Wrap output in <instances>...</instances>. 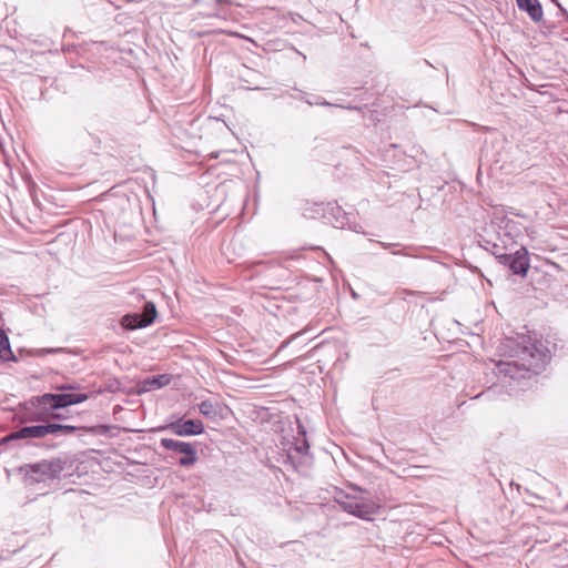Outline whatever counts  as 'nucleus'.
Segmentation results:
<instances>
[{
	"mask_svg": "<svg viewBox=\"0 0 568 568\" xmlns=\"http://www.w3.org/2000/svg\"><path fill=\"white\" fill-rule=\"evenodd\" d=\"M505 352L511 361L497 363V374L500 383L507 379L516 381L529 377L530 374L541 373L550 361V352L541 341L531 339L530 336H521L520 341L506 338Z\"/></svg>",
	"mask_w": 568,
	"mask_h": 568,
	"instance_id": "1",
	"label": "nucleus"
},
{
	"mask_svg": "<svg viewBox=\"0 0 568 568\" xmlns=\"http://www.w3.org/2000/svg\"><path fill=\"white\" fill-rule=\"evenodd\" d=\"M88 398L89 395L84 393H45L32 396L19 404L18 418L21 424L44 422L49 415L53 414V410L83 403Z\"/></svg>",
	"mask_w": 568,
	"mask_h": 568,
	"instance_id": "2",
	"label": "nucleus"
},
{
	"mask_svg": "<svg viewBox=\"0 0 568 568\" xmlns=\"http://www.w3.org/2000/svg\"><path fill=\"white\" fill-rule=\"evenodd\" d=\"M42 424L37 425H24L17 430L9 433L8 435L0 438V446L10 443H17L16 446H21V442L24 445L34 444L37 439H45L48 436H70L80 429H87V427H79L73 425H64L52 422H41Z\"/></svg>",
	"mask_w": 568,
	"mask_h": 568,
	"instance_id": "3",
	"label": "nucleus"
},
{
	"mask_svg": "<svg viewBox=\"0 0 568 568\" xmlns=\"http://www.w3.org/2000/svg\"><path fill=\"white\" fill-rule=\"evenodd\" d=\"M519 232L517 222L504 214L495 213L490 224L485 229L481 242L485 244L484 247L499 260L500 255L507 254L504 251L508 244L515 242Z\"/></svg>",
	"mask_w": 568,
	"mask_h": 568,
	"instance_id": "4",
	"label": "nucleus"
},
{
	"mask_svg": "<svg viewBox=\"0 0 568 568\" xmlns=\"http://www.w3.org/2000/svg\"><path fill=\"white\" fill-rule=\"evenodd\" d=\"M334 500L342 510L364 520H371L379 510V504L372 498L352 496L343 491L335 494Z\"/></svg>",
	"mask_w": 568,
	"mask_h": 568,
	"instance_id": "5",
	"label": "nucleus"
},
{
	"mask_svg": "<svg viewBox=\"0 0 568 568\" xmlns=\"http://www.w3.org/2000/svg\"><path fill=\"white\" fill-rule=\"evenodd\" d=\"M65 463L59 458L26 465L24 479L29 485L45 483L48 480L58 479L64 469Z\"/></svg>",
	"mask_w": 568,
	"mask_h": 568,
	"instance_id": "6",
	"label": "nucleus"
},
{
	"mask_svg": "<svg viewBox=\"0 0 568 568\" xmlns=\"http://www.w3.org/2000/svg\"><path fill=\"white\" fill-rule=\"evenodd\" d=\"M298 434L301 438H296L295 443L292 444L288 452L284 456L283 463L292 465L297 469L302 465H307L311 459L310 456V444L306 438V432L303 426L300 425Z\"/></svg>",
	"mask_w": 568,
	"mask_h": 568,
	"instance_id": "7",
	"label": "nucleus"
},
{
	"mask_svg": "<svg viewBox=\"0 0 568 568\" xmlns=\"http://www.w3.org/2000/svg\"><path fill=\"white\" fill-rule=\"evenodd\" d=\"M158 315L155 304L145 302L142 313H129L122 316L120 324L124 329L134 331L153 324Z\"/></svg>",
	"mask_w": 568,
	"mask_h": 568,
	"instance_id": "8",
	"label": "nucleus"
},
{
	"mask_svg": "<svg viewBox=\"0 0 568 568\" xmlns=\"http://www.w3.org/2000/svg\"><path fill=\"white\" fill-rule=\"evenodd\" d=\"M160 445L166 450L181 455L178 463L182 467H192L197 462L196 448L191 443L172 438H162L160 440Z\"/></svg>",
	"mask_w": 568,
	"mask_h": 568,
	"instance_id": "9",
	"label": "nucleus"
},
{
	"mask_svg": "<svg viewBox=\"0 0 568 568\" xmlns=\"http://www.w3.org/2000/svg\"><path fill=\"white\" fill-rule=\"evenodd\" d=\"M499 263L508 267L513 274L520 276H526L530 267L528 251L524 246L515 253L500 255Z\"/></svg>",
	"mask_w": 568,
	"mask_h": 568,
	"instance_id": "10",
	"label": "nucleus"
},
{
	"mask_svg": "<svg viewBox=\"0 0 568 568\" xmlns=\"http://www.w3.org/2000/svg\"><path fill=\"white\" fill-rule=\"evenodd\" d=\"M162 429L169 430L176 436L186 437L204 433V425L201 419L179 418L178 420L168 424Z\"/></svg>",
	"mask_w": 568,
	"mask_h": 568,
	"instance_id": "11",
	"label": "nucleus"
},
{
	"mask_svg": "<svg viewBox=\"0 0 568 568\" xmlns=\"http://www.w3.org/2000/svg\"><path fill=\"white\" fill-rule=\"evenodd\" d=\"M172 376L170 374L151 375L141 379L136 387L139 395L160 389L171 383Z\"/></svg>",
	"mask_w": 568,
	"mask_h": 568,
	"instance_id": "12",
	"label": "nucleus"
},
{
	"mask_svg": "<svg viewBox=\"0 0 568 568\" xmlns=\"http://www.w3.org/2000/svg\"><path fill=\"white\" fill-rule=\"evenodd\" d=\"M520 11L526 12L535 23L542 21L544 10L539 0H516Z\"/></svg>",
	"mask_w": 568,
	"mask_h": 568,
	"instance_id": "13",
	"label": "nucleus"
},
{
	"mask_svg": "<svg viewBox=\"0 0 568 568\" xmlns=\"http://www.w3.org/2000/svg\"><path fill=\"white\" fill-rule=\"evenodd\" d=\"M325 216L336 229H344L348 224L346 212L336 203L327 204Z\"/></svg>",
	"mask_w": 568,
	"mask_h": 568,
	"instance_id": "14",
	"label": "nucleus"
},
{
	"mask_svg": "<svg viewBox=\"0 0 568 568\" xmlns=\"http://www.w3.org/2000/svg\"><path fill=\"white\" fill-rule=\"evenodd\" d=\"M197 407L200 414L207 419L217 420L222 417V405L217 402L214 403L210 399H205L201 402Z\"/></svg>",
	"mask_w": 568,
	"mask_h": 568,
	"instance_id": "15",
	"label": "nucleus"
},
{
	"mask_svg": "<svg viewBox=\"0 0 568 568\" xmlns=\"http://www.w3.org/2000/svg\"><path fill=\"white\" fill-rule=\"evenodd\" d=\"M0 358L2 361H12V362H17V357L14 356L12 349H11V346H10V341H9V337L7 335V333L0 328Z\"/></svg>",
	"mask_w": 568,
	"mask_h": 568,
	"instance_id": "16",
	"label": "nucleus"
},
{
	"mask_svg": "<svg viewBox=\"0 0 568 568\" xmlns=\"http://www.w3.org/2000/svg\"><path fill=\"white\" fill-rule=\"evenodd\" d=\"M308 105H311V106L312 105L332 106V108H341V109L354 110V111H362L363 110L362 106H356V105H351V104L344 105L342 103L328 102L327 100H325L321 95L314 97V101H308Z\"/></svg>",
	"mask_w": 568,
	"mask_h": 568,
	"instance_id": "17",
	"label": "nucleus"
},
{
	"mask_svg": "<svg viewBox=\"0 0 568 568\" xmlns=\"http://www.w3.org/2000/svg\"><path fill=\"white\" fill-rule=\"evenodd\" d=\"M121 389V382L118 378H109L99 393H116Z\"/></svg>",
	"mask_w": 568,
	"mask_h": 568,
	"instance_id": "18",
	"label": "nucleus"
},
{
	"mask_svg": "<svg viewBox=\"0 0 568 568\" xmlns=\"http://www.w3.org/2000/svg\"><path fill=\"white\" fill-rule=\"evenodd\" d=\"M294 90L297 92V94L296 95L291 94V97L293 99H298L307 104H308V101H314V97H316L315 94H310V93L298 90V89H294Z\"/></svg>",
	"mask_w": 568,
	"mask_h": 568,
	"instance_id": "19",
	"label": "nucleus"
},
{
	"mask_svg": "<svg viewBox=\"0 0 568 568\" xmlns=\"http://www.w3.org/2000/svg\"><path fill=\"white\" fill-rule=\"evenodd\" d=\"M491 393H495L494 388L493 387H488L486 390L475 395V396H471V398H479V397H483V396H487L489 397Z\"/></svg>",
	"mask_w": 568,
	"mask_h": 568,
	"instance_id": "20",
	"label": "nucleus"
},
{
	"mask_svg": "<svg viewBox=\"0 0 568 568\" xmlns=\"http://www.w3.org/2000/svg\"><path fill=\"white\" fill-rule=\"evenodd\" d=\"M62 348H42L39 351L40 354H55V353H59L61 352Z\"/></svg>",
	"mask_w": 568,
	"mask_h": 568,
	"instance_id": "21",
	"label": "nucleus"
},
{
	"mask_svg": "<svg viewBox=\"0 0 568 568\" xmlns=\"http://www.w3.org/2000/svg\"><path fill=\"white\" fill-rule=\"evenodd\" d=\"M77 388H78V386L72 385V384H63V385L58 386V389L62 390V392H64V390H73V389H77Z\"/></svg>",
	"mask_w": 568,
	"mask_h": 568,
	"instance_id": "22",
	"label": "nucleus"
},
{
	"mask_svg": "<svg viewBox=\"0 0 568 568\" xmlns=\"http://www.w3.org/2000/svg\"><path fill=\"white\" fill-rule=\"evenodd\" d=\"M88 138H90L91 140L94 141L95 149L99 150L100 149V144H101L100 139L95 134H92V133H88Z\"/></svg>",
	"mask_w": 568,
	"mask_h": 568,
	"instance_id": "23",
	"label": "nucleus"
},
{
	"mask_svg": "<svg viewBox=\"0 0 568 568\" xmlns=\"http://www.w3.org/2000/svg\"><path fill=\"white\" fill-rule=\"evenodd\" d=\"M63 418L64 417L62 416V414L57 413V410H53V414L48 416L47 422H49V419H59L60 420Z\"/></svg>",
	"mask_w": 568,
	"mask_h": 568,
	"instance_id": "24",
	"label": "nucleus"
},
{
	"mask_svg": "<svg viewBox=\"0 0 568 568\" xmlns=\"http://www.w3.org/2000/svg\"><path fill=\"white\" fill-rule=\"evenodd\" d=\"M392 254H393V255L413 256V255H412L408 251H406V250H403V251L393 250V251H392Z\"/></svg>",
	"mask_w": 568,
	"mask_h": 568,
	"instance_id": "25",
	"label": "nucleus"
},
{
	"mask_svg": "<svg viewBox=\"0 0 568 568\" xmlns=\"http://www.w3.org/2000/svg\"><path fill=\"white\" fill-rule=\"evenodd\" d=\"M381 244H382V246H383L384 248H389V247H397V246H399V244H398V243H383V242H382Z\"/></svg>",
	"mask_w": 568,
	"mask_h": 568,
	"instance_id": "26",
	"label": "nucleus"
},
{
	"mask_svg": "<svg viewBox=\"0 0 568 568\" xmlns=\"http://www.w3.org/2000/svg\"><path fill=\"white\" fill-rule=\"evenodd\" d=\"M290 16L294 22H297L298 20L302 19V16L298 13H290Z\"/></svg>",
	"mask_w": 568,
	"mask_h": 568,
	"instance_id": "27",
	"label": "nucleus"
},
{
	"mask_svg": "<svg viewBox=\"0 0 568 568\" xmlns=\"http://www.w3.org/2000/svg\"><path fill=\"white\" fill-rule=\"evenodd\" d=\"M301 333H297L295 335H293L288 341H285L283 344H282V347L286 346L292 339L296 338Z\"/></svg>",
	"mask_w": 568,
	"mask_h": 568,
	"instance_id": "28",
	"label": "nucleus"
},
{
	"mask_svg": "<svg viewBox=\"0 0 568 568\" xmlns=\"http://www.w3.org/2000/svg\"><path fill=\"white\" fill-rule=\"evenodd\" d=\"M552 3H555L560 10L565 11V9L562 8V6L560 4V2L558 0H550Z\"/></svg>",
	"mask_w": 568,
	"mask_h": 568,
	"instance_id": "29",
	"label": "nucleus"
},
{
	"mask_svg": "<svg viewBox=\"0 0 568 568\" xmlns=\"http://www.w3.org/2000/svg\"><path fill=\"white\" fill-rule=\"evenodd\" d=\"M217 3H230L229 0H215Z\"/></svg>",
	"mask_w": 568,
	"mask_h": 568,
	"instance_id": "30",
	"label": "nucleus"
},
{
	"mask_svg": "<svg viewBox=\"0 0 568 568\" xmlns=\"http://www.w3.org/2000/svg\"><path fill=\"white\" fill-rule=\"evenodd\" d=\"M408 294L415 295V294H417V292L409 291Z\"/></svg>",
	"mask_w": 568,
	"mask_h": 568,
	"instance_id": "31",
	"label": "nucleus"
}]
</instances>
